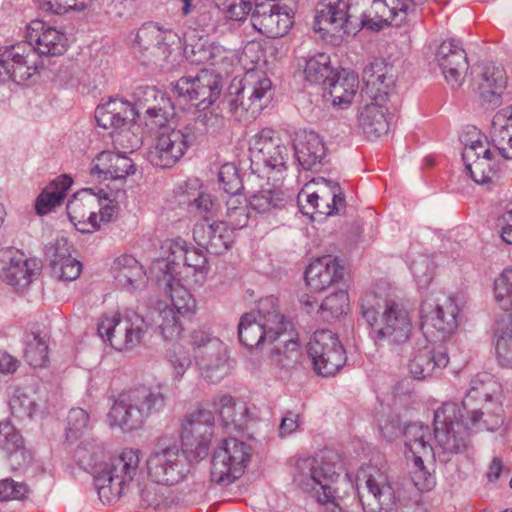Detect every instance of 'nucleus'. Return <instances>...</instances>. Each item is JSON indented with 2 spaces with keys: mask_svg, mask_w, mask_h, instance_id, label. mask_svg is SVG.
Returning a JSON list of instances; mask_svg holds the SVG:
<instances>
[{
  "mask_svg": "<svg viewBox=\"0 0 512 512\" xmlns=\"http://www.w3.org/2000/svg\"><path fill=\"white\" fill-rule=\"evenodd\" d=\"M499 385L487 373L478 374L470 383L461 403L445 402L434 412V460L447 463L466 450L473 428L494 431L503 424Z\"/></svg>",
  "mask_w": 512,
  "mask_h": 512,
  "instance_id": "nucleus-1",
  "label": "nucleus"
},
{
  "mask_svg": "<svg viewBox=\"0 0 512 512\" xmlns=\"http://www.w3.org/2000/svg\"><path fill=\"white\" fill-rule=\"evenodd\" d=\"M25 37L0 50L1 82L24 83L43 68L42 56L63 55L69 46L64 31L38 19L27 25Z\"/></svg>",
  "mask_w": 512,
  "mask_h": 512,
  "instance_id": "nucleus-2",
  "label": "nucleus"
},
{
  "mask_svg": "<svg viewBox=\"0 0 512 512\" xmlns=\"http://www.w3.org/2000/svg\"><path fill=\"white\" fill-rule=\"evenodd\" d=\"M346 477L339 455L332 451L300 458L294 465V484L323 506L325 512H343L339 503V483Z\"/></svg>",
  "mask_w": 512,
  "mask_h": 512,
  "instance_id": "nucleus-3",
  "label": "nucleus"
},
{
  "mask_svg": "<svg viewBox=\"0 0 512 512\" xmlns=\"http://www.w3.org/2000/svg\"><path fill=\"white\" fill-rule=\"evenodd\" d=\"M360 312L377 344L400 346L410 339L412 319L403 300L387 299L382 302L376 295L367 294L361 300Z\"/></svg>",
  "mask_w": 512,
  "mask_h": 512,
  "instance_id": "nucleus-4",
  "label": "nucleus"
},
{
  "mask_svg": "<svg viewBox=\"0 0 512 512\" xmlns=\"http://www.w3.org/2000/svg\"><path fill=\"white\" fill-rule=\"evenodd\" d=\"M164 407L162 393L141 386L120 393L108 413V419L111 426L133 431L141 428L149 417Z\"/></svg>",
  "mask_w": 512,
  "mask_h": 512,
  "instance_id": "nucleus-5",
  "label": "nucleus"
},
{
  "mask_svg": "<svg viewBox=\"0 0 512 512\" xmlns=\"http://www.w3.org/2000/svg\"><path fill=\"white\" fill-rule=\"evenodd\" d=\"M140 451L126 448L97 472L94 485L100 501L111 504L124 495L139 474Z\"/></svg>",
  "mask_w": 512,
  "mask_h": 512,
  "instance_id": "nucleus-6",
  "label": "nucleus"
},
{
  "mask_svg": "<svg viewBox=\"0 0 512 512\" xmlns=\"http://www.w3.org/2000/svg\"><path fill=\"white\" fill-rule=\"evenodd\" d=\"M192 439V414L185 415L181 422V452L166 448L150 455L147 460L148 476L161 485H175L183 480L190 470V445Z\"/></svg>",
  "mask_w": 512,
  "mask_h": 512,
  "instance_id": "nucleus-7",
  "label": "nucleus"
},
{
  "mask_svg": "<svg viewBox=\"0 0 512 512\" xmlns=\"http://www.w3.org/2000/svg\"><path fill=\"white\" fill-rule=\"evenodd\" d=\"M349 7L353 31H380L393 21L399 25L416 9V5L405 0H349Z\"/></svg>",
  "mask_w": 512,
  "mask_h": 512,
  "instance_id": "nucleus-8",
  "label": "nucleus"
},
{
  "mask_svg": "<svg viewBox=\"0 0 512 512\" xmlns=\"http://www.w3.org/2000/svg\"><path fill=\"white\" fill-rule=\"evenodd\" d=\"M180 36L171 29L157 23L143 24L133 40L135 57L145 66L163 68L169 63L174 52L185 50Z\"/></svg>",
  "mask_w": 512,
  "mask_h": 512,
  "instance_id": "nucleus-9",
  "label": "nucleus"
},
{
  "mask_svg": "<svg viewBox=\"0 0 512 512\" xmlns=\"http://www.w3.org/2000/svg\"><path fill=\"white\" fill-rule=\"evenodd\" d=\"M170 256L167 259H156L151 265V273L154 275L158 285L164 284L165 291L169 293L172 309L182 317H189V302L192 294L180 279L175 278L176 267L183 262L184 265L190 266L187 262V246L186 242L180 238L171 242L169 245Z\"/></svg>",
  "mask_w": 512,
  "mask_h": 512,
  "instance_id": "nucleus-10",
  "label": "nucleus"
},
{
  "mask_svg": "<svg viewBox=\"0 0 512 512\" xmlns=\"http://www.w3.org/2000/svg\"><path fill=\"white\" fill-rule=\"evenodd\" d=\"M220 204L211 194L201 191L194 199V219L197 218L194 228V241L212 254H222L226 251L232 240L230 235L222 232L224 223H217L216 217Z\"/></svg>",
  "mask_w": 512,
  "mask_h": 512,
  "instance_id": "nucleus-11",
  "label": "nucleus"
},
{
  "mask_svg": "<svg viewBox=\"0 0 512 512\" xmlns=\"http://www.w3.org/2000/svg\"><path fill=\"white\" fill-rule=\"evenodd\" d=\"M265 304L273 306L274 299H266L257 313H245L238 325L240 342L247 348H261L266 342L273 343L284 335L291 325L276 309L264 312Z\"/></svg>",
  "mask_w": 512,
  "mask_h": 512,
  "instance_id": "nucleus-12",
  "label": "nucleus"
},
{
  "mask_svg": "<svg viewBox=\"0 0 512 512\" xmlns=\"http://www.w3.org/2000/svg\"><path fill=\"white\" fill-rule=\"evenodd\" d=\"M360 502L365 512H392L395 494L387 473L373 464L363 465L356 474Z\"/></svg>",
  "mask_w": 512,
  "mask_h": 512,
  "instance_id": "nucleus-13",
  "label": "nucleus"
},
{
  "mask_svg": "<svg viewBox=\"0 0 512 512\" xmlns=\"http://www.w3.org/2000/svg\"><path fill=\"white\" fill-rule=\"evenodd\" d=\"M98 334L117 351L128 352L140 345L145 329V320L135 312L105 314L98 323Z\"/></svg>",
  "mask_w": 512,
  "mask_h": 512,
  "instance_id": "nucleus-14",
  "label": "nucleus"
},
{
  "mask_svg": "<svg viewBox=\"0 0 512 512\" xmlns=\"http://www.w3.org/2000/svg\"><path fill=\"white\" fill-rule=\"evenodd\" d=\"M272 98L271 80L263 73L250 72L236 95L227 99L230 113L238 120L255 118Z\"/></svg>",
  "mask_w": 512,
  "mask_h": 512,
  "instance_id": "nucleus-15",
  "label": "nucleus"
},
{
  "mask_svg": "<svg viewBox=\"0 0 512 512\" xmlns=\"http://www.w3.org/2000/svg\"><path fill=\"white\" fill-rule=\"evenodd\" d=\"M251 447L236 438L221 441L211 462V481L228 486L239 479L251 459Z\"/></svg>",
  "mask_w": 512,
  "mask_h": 512,
  "instance_id": "nucleus-16",
  "label": "nucleus"
},
{
  "mask_svg": "<svg viewBox=\"0 0 512 512\" xmlns=\"http://www.w3.org/2000/svg\"><path fill=\"white\" fill-rule=\"evenodd\" d=\"M289 156V148L281 143L272 129H262L249 142L251 169L255 173L261 172L262 166L281 173L287 168Z\"/></svg>",
  "mask_w": 512,
  "mask_h": 512,
  "instance_id": "nucleus-17",
  "label": "nucleus"
},
{
  "mask_svg": "<svg viewBox=\"0 0 512 512\" xmlns=\"http://www.w3.org/2000/svg\"><path fill=\"white\" fill-rule=\"evenodd\" d=\"M308 355L315 372L323 377L335 375L346 362L338 336L326 329L314 332L308 343Z\"/></svg>",
  "mask_w": 512,
  "mask_h": 512,
  "instance_id": "nucleus-18",
  "label": "nucleus"
},
{
  "mask_svg": "<svg viewBox=\"0 0 512 512\" xmlns=\"http://www.w3.org/2000/svg\"><path fill=\"white\" fill-rule=\"evenodd\" d=\"M194 359L202 378L209 383H218L230 373L229 355L226 345L218 338H206L205 342L194 339Z\"/></svg>",
  "mask_w": 512,
  "mask_h": 512,
  "instance_id": "nucleus-19",
  "label": "nucleus"
},
{
  "mask_svg": "<svg viewBox=\"0 0 512 512\" xmlns=\"http://www.w3.org/2000/svg\"><path fill=\"white\" fill-rule=\"evenodd\" d=\"M251 22L256 30L268 38L283 37L294 23L291 9L273 0L256 2Z\"/></svg>",
  "mask_w": 512,
  "mask_h": 512,
  "instance_id": "nucleus-20",
  "label": "nucleus"
},
{
  "mask_svg": "<svg viewBox=\"0 0 512 512\" xmlns=\"http://www.w3.org/2000/svg\"><path fill=\"white\" fill-rule=\"evenodd\" d=\"M435 60L446 82L453 88H459L468 69L467 54L460 41L446 39L435 51Z\"/></svg>",
  "mask_w": 512,
  "mask_h": 512,
  "instance_id": "nucleus-21",
  "label": "nucleus"
},
{
  "mask_svg": "<svg viewBox=\"0 0 512 512\" xmlns=\"http://www.w3.org/2000/svg\"><path fill=\"white\" fill-rule=\"evenodd\" d=\"M189 134L181 130L158 132L155 143L147 153L149 162L160 168L175 165L188 149Z\"/></svg>",
  "mask_w": 512,
  "mask_h": 512,
  "instance_id": "nucleus-22",
  "label": "nucleus"
},
{
  "mask_svg": "<svg viewBox=\"0 0 512 512\" xmlns=\"http://www.w3.org/2000/svg\"><path fill=\"white\" fill-rule=\"evenodd\" d=\"M313 30L317 33L335 35L344 30L351 33L349 1L320 0L315 7Z\"/></svg>",
  "mask_w": 512,
  "mask_h": 512,
  "instance_id": "nucleus-23",
  "label": "nucleus"
},
{
  "mask_svg": "<svg viewBox=\"0 0 512 512\" xmlns=\"http://www.w3.org/2000/svg\"><path fill=\"white\" fill-rule=\"evenodd\" d=\"M363 93L366 100L389 101L394 90V75L384 59L376 58L363 69Z\"/></svg>",
  "mask_w": 512,
  "mask_h": 512,
  "instance_id": "nucleus-24",
  "label": "nucleus"
},
{
  "mask_svg": "<svg viewBox=\"0 0 512 512\" xmlns=\"http://www.w3.org/2000/svg\"><path fill=\"white\" fill-rule=\"evenodd\" d=\"M99 205V195L91 189L78 191L67 203L69 220L78 231L92 233L99 229L96 211Z\"/></svg>",
  "mask_w": 512,
  "mask_h": 512,
  "instance_id": "nucleus-25",
  "label": "nucleus"
},
{
  "mask_svg": "<svg viewBox=\"0 0 512 512\" xmlns=\"http://www.w3.org/2000/svg\"><path fill=\"white\" fill-rule=\"evenodd\" d=\"M424 313L421 317V329L427 338L434 341H442L449 337L458 327V308L448 301L443 305H436L431 311Z\"/></svg>",
  "mask_w": 512,
  "mask_h": 512,
  "instance_id": "nucleus-26",
  "label": "nucleus"
},
{
  "mask_svg": "<svg viewBox=\"0 0 512 512\" xmlns=\"http://www.w3.org/2000/svg\"><path fill=\"white\" fill-rule=\"evenodd\" d=\"M344 267L330 255L313 261L305 271V281L311 290L320 292L344 277Z\"/></svg>",
  "mask_w": 512,
  "mask_h": 512,
  "instance_id": "nucleus-27",
  "label": "nucleus"
},
{
  "mask_svg": "<svg viewBox=\"0 0 512 512\" xmlns=\"http://www.w3.org/2000/svg\"><path fill=\"white\" fill-rule=\"evenodd\" d=\"M367 101L359 112V125L368 138L377 139L386 135L390 128L389 101Z\"/></svg>",
  "mask_w": 512,
  "mask_h": 512,
  "instance_id": "nucleus-28",
  "label": "nucleus"
},
{
  "mask_svg": "<svg viewBox=\"0 0 512 512\" xmlns=\"http://www.w3.org/2000/svg\"><path fill=\"white\" fill-rule=\"evenodd\" d=\"M135 170L133 161L118 151H102L93 159L91 166V174L104 179H124Z\"/></svg>",
  "mask_w": 512,
  "mask_h": 512,
  "instance_id": "nucleus-29",
  "label": "nucleus"
},
{
  "mask_svg": "<svg viewBox=\"0 0 512 512\" xmlns=\"http://www.w3.org/2000/svg\"><path fill=\"white\" fill-rule=\"evenodd\" d=\"M32 271L28 260L18 249L0 250V277L12 286H26L31 282Z\"/></svg>",
  "mask_w": 512,
  "mask_h": 512,
  "instance_id": "nucleus-30",
  "label": "nucleus"
},
{
  "mask_svg": "<svg viewBox=\"0 0 512 512\" xmlns=\"http://www.w3.org/2000/svg\"><path fill=\"white\" fill-rule=\"evenodd\" d=\"M219 415L223 426L231 431H241L244 429L249 418V409L245 404H237L235 399L229 394L217 395L211 404L207 407Z\"/></svg>",
  "mask_w": 512,
  "mask_h": 512,
  "instance_id": "nucleus-31",
  "label": "nucleus"
},
{
  "mask_svg": "<svg viewBox=\"0 0 512 512\" xmlns=\"http://www.w3.org/2000/svg\"><path fill=\"white\" fill-rule=\"evenodd\" d=\"M293 147L299 165L305 170L322 164L327 152L323 139L314 131L297 133Z\"/></svg>",
  "mask_w": 512,
  "mask_h": 512,
  "instance_id": "nucleus-32",
  "label": "nucleus"
},
{
  "mask_svg": "<svg viewBox=\"0 0 512 512\" xmlns=\"http://www.w3.org/2000/svg\"><path fill=\"white\" fill-rule=\"evenodd\" d=\"M141 103H146L153 98L157 99L159 95L161 98L162 106H148L146 109L145 123L150 130H158V132L171 130L168 123L173 116V107L170 104V99L166 98L163 93L158 91L155 87L145 86L139 87L135 93Z\"/></svg>",
  "mask_w": 512,
  "mask_h": 512,
  "instance_id": "nucleus-33",
  "label": "nucleus"
},
{
  "mask_svg": "<svg viewBox=\"0 0 512 512\" xmlns=\"http://www.w3.org/2000/svg\"><path fill=\"white\" fill-rule=\"evenodd\" d=\"M134 116L133 105L125 100L114 98L97 106L95 119L104 129L115 131L127 126Z\"/></svg>",
  "mask_w": 512,
  "mask_h": 512,
  "instance_id": "nucleus-34",
  "label": "nucleus"
},
{
  "mask_svg": "<svg viewBox=\"0 0 512 512\" xmlns=\"http://www.w3.org/2000/svg\"><path fill=\"white\" fill-rule=\"evenodd\" d=\"M406 457L416 459L418 456L426 460H434L432 434L429 426L422 423L408 424L404 429Z\"/></svg>",
  "mask_w": 512,
  "mask_h": 512,
  "instance_id": "nucleus-35",
  "label": "nucleus"
},
{
  "mask_svg": "<svg viewBox=\"0 0 512 512\" xmlns=\"http://www.w3.org/2000/svg\"><path fill=\"white\" fill-rule=\"evenodd\" d=\"M448 363L449 357L446 350L424 347L410 360L409 371L415 379H424L442 370Z\"/></svg>",
  "mask_w": 512,
  "mask_h": 512,
  "instance_id": "nucleus-36",
  "label": "nucleus"
},
{
  "mask_svg": "<svg viewBox=\"0 0 512 512\" xmlns=\"http://www.w3.org/2000/svg\"><path fill=\"white\" fill-rule=\"evenodd\" d=\"M222 89V77L214 69H201L194 77V100L198 110H204L216 101Z\"/></svg>",
  "mask_w": 512,
  "mask_h": 512,
  "instance_id": "nucleus-37",
  "label": "nucleus"
},
{
  "mask_svg": "<svg viewBox=\"0 0 512 512\" xmlns=\"http://www.w3.org/2000/svg\"><path fill=\"white\" fill-rule=\"evenodd\" d=\"M491 141L498 154L512 159V107L498 111L492 121Z\"/></svg>",
  "mask_w": 512,
  "mask_h": 512,
  "instance_id": "nucleus-38",
  "label": "nucleus"
},
{
  "mask_svg": "<svg viewBox=\"0 0 512 512\" xmlns=\"http://www.w3.org/2000/svg\"><path fill=\"white\" fill-rule=\"evenodd\" d=\"M111 270L118 285L128 291L137 289L143 283L145 276L143 267L131 255H121L116 258Z\"/></svg>",
  "mask_w": 512,
  "mask_h": 512,
  "instance_id": "nucleus-39",
  "label": "nucleus"
},
{
  "mask_svg": "<svg viewBox=\"0 0 512 512\" xmlns=\"http://www.w3.org/2000/svg\"><path fill=\"white\" fill-rule=\"evenodd\" d=\"M506 87L504 70L494 65L484 67L478 83L481 99L493 106L500 104V96Z\"/></svg>",
  "mask_w": 512,
  "mask_h": 512,
  "instance_id": "nucleus-40",
  "label": "nucleus"
},
{
  "mask_svg": "<svg viewBox=\"0 0 512 512\" xmlns=\"http://www.w3.org/2000/svg\"><path fill=\"white\" fill-rule=\"evenodd\" d=\"M72 184L73 180L68 175L64 174L55 178L37 197L35 202L36 212L39 215H45L59 206Z\"/></svg>",
  "mask_w": 512,
  "mask_h": 512,
  "instance_id": "nucleus-41",
  "label": "nucleus"
},
{
  "mask_svg": "<svg viewBox=\"0 0 512 512\" xmlns=\"http://www.w3.org/2000/svg\"><path fill=\"white\" fill-rule=\"evenodd\" d=\"M0 447L8 454L12 465L23 466L31 460V454L24 447L21 434L9 424L1 427Z\"/></svg>",
  "mask_w": 512,
  "mask_h": 512,
  "instance_id": "nucleus-42",
  "label": "nucleus"
},
{
  "mask_svg": "<svg viewBox=\"0 0 512 512\" xmlns=\"http://www.w3.org/2000/svg\"><path fill=\"white\" fill-rule=\"evenodd\" d=\"M329 93L334 106H344L351 103L358 90V78L353 73H344L335 81L328 80Z\"/></svg>",
  "mask_w": 512,
  "mask_h": 512,
  "instance_id": "nucleus-43",
  "label": "nucleus"
},
{
  "mask_svg": "<svg viewBox=\"0 0 512 512\" xmlns=\"http://www.w3.org/2000/svg\"><path fill=\"white\" fill-rule=\"evenodd\" d=\"M288 200L283 191L267 189L253 194L249 199V205L257 213H272L283 209Z\"/></svg>",
  "mask_w": 512,
  "mask_h": 512,
  "instance_id": "nucleus-44",
  "label": "nucleus"
},
{
  "mask_svg": "<svg viewBox=\"0 0 512 512\" xmlns=\"http://www.w3.org/2000/svg\"><path fill=\"white\" fill-rule=\"evenodd\" d=\"M24 358L34 368H41L48 362V338L46 334L32 332L26 336Z\"/></svg>",
  "mask_w": 512,
  "mask_h": 512,
  "instance_id": "nucleus-45",
  "label": "nucleus"
},
{
  "mask_svg": "<svg viewBox=\"0 0 512 512\" xmlns=\"http://www.w3.org/2000/svg\"><path fill=\"white\" fill-rule=\"evenodd\" d=\"M157 310V317L154 321L159 323L160 333L163 338L166 340L178 338L183 330L182 319L186 317L176 313L167 304L159 303Z\"/></svg>",
  "mask_w": 512,
  "mask_h": 512,
  "instance_id": "nucleus-46",
  "label": "nucleus"
},
{
  "mask_svg": "<svg viewBox=\"0 0 512 512\" xmlns=\"http://www.w3.org/2000/svg\"><path fill=\"white\" fill-rule=\"evenodd\" d=\"M104 456L103 447L95 440L81 442L74 452L76 463L85 471L96 473Z\"/></svg>",
  "mask_w": 512,
  "mask_h": 512,
  "instance_id": "nucleus-47",
  "label": "nucleus"
},
{
  "mask_svg": "<svg viewBox=\"0 0 512 512\" xmlns=\"http://www.w3.org/2000/svg\"><path fill=\"white\" fill-rule=\"evenodd\" d=\"M345 205L344 196L337 183L328 182L327 187L322 189V198L313 204V211L320 215H333Z\"/></svg>",
  "mask_w": 512,
  "mask_h": 512,
  "instance_id": "nucleus-48",
  "label": "nucleus"
},
{
  "mask_svg": "<svg viewBox=\"0 0 512 512\" xmlns=\"http://www.w3.org/2000/svg\"><path fill=\"white\" fill-rule=\"evenodd\" d=\"M330 56L326 53H316L306 60L305 78L311 83L328 82L331 80Z\"/></svg>",
  "mask_w": 512,
  "mask_h": 512,
  "instance_id": "nucleus-49",
  "label": "nucleus"
},
{
  "mask_svg": "<svg viewBox=\"0 0 512 512\" xmlns=\"http://www.w3.org/2000/svg\"><path fill=\"white\" fill-rule=\"evenodd\" d=\"M301 357L300 344L293 337L284 340L282 346H276L271 351L272 362L286 369L295 367Z\"/></svg>",
  "mask_w": 512,
  "mask_h": 512,
  "instance_id": "nucleus-50",
  "label": "nucleus"
},
{
  "mask_svg": "<svg viewBox=\"0 0 512 512\" xmlns=\"http://www.w3.org/2000/svg\"><path fill=\"white\" fill-rule=\"evenodd\" d=\"M139 130L131 121L127 126L111 132L114 148L124 154L132 153L142 145V137L136 131Z\"/></svg>",
  "mask_w": 512,
  "mask_h": 512,
  "instance_id": "nucleus-51",
  "label": "nucleus"
},
{
  "mask_svg": "<svg viewBox=\"0 0 512 512\" xmlns=\"http://www.w3.org/2000/svg\"><path fill=\"white\" fill-rule=\"evenodd\" d=\"M202 425L206 426L209 431H204L205 436L194 450V459H203L207 456L210 437L212 436V427L214 425V413L207 408L198 407L196 414L194 413V432H198Z\"/></svg>",
  "mask_w": 512,
  "mask_h": 512,
  "instance_id": "nucleus-52",
  "label": "nucleus"
},
{
  "mask_svg": "<svg viewBox=\"0 0 512 512\" xmlns=\"http://www.w3.org/2000/svg\"><path fill=\"white\" fill-rule=\"evenodd\" d=\"M349 309V296L344 290L337 291L327 296L319 307L320 316L325 321L338 318L346 314Z\"/></svg>",
  "mask_w": 512,
  "mask_h": 512,
  "instance_id": "nucleus-53",
  "label": "nucleus"
},
{
  "mask_svg": "<svg viewBox=\"0 0 512 512\" xmlns=\"http://www.w3.org/2000/svg\"><path fill=\"white\" fill-rule=\"evenodd\" d=\"M226 224L231 230H239L247 226L249 221V207L246 203L240 201L237 198H231L227 201V213H226ZM225 230L222 232L225 235H229L227 233L226 226Z\"/></svg>",
  "mask_w": 512,
  "mask_h": 512,
  "instance_id": "nucleus-54",
  "label": "nucleus"
},
{
  "mask_svg": "<svg viewBox=\"0 0 512 512\" xmlns=\"http://www.w3.org/2000/svg\"><path fill=\"white\" fill-rule=\"evenodd\" d=\"M471 178L478 184L491 182L496 175L497 166L492 155L482 156L470 164L465 165Z\"/></svg>",
  "mask_w": 512,
  "mask_h": 512,
  "instance_id": "nucleus-55",
  "label": "nucleus"
},
{
  "mask_svg": "<svg viewBox=\"0 0 512 512\" xmlns=\"http://www.w3.org/2000/svg\"><path fill=\"white\" fill-rule=\"evenodd\" d=\"M496 302L504 310H512V268L505 269L494 281Z\"/></svg>",
  "mask_w": 512,
  "mask_h": 512,
  "instance_id": "nucleus-56",
  "label": "nucleus"
},
{
  "mask_svg": "<svg viewBox=\"0 0 512 512\" xmlns=\"http://www.w3.org/2000/svg\"><path fill=\"white\" fill-rule=\"evenodd\" d=\"M12 414L19 418H34L41 415L40 405L25 393H16L11 401Z\"/></svg>",
  "mask_w": 512,
  "mask_h": 512,
  "instance_id": "nucleus-57",
  "label": "nucleus"
},
{
  "mask_svg": "<svg viewBox=\"0 0 512 512\" xmlns=\"http://www.w3.org/2000/svg\"><path fill=\"white\" fill-rule=\"evenodd\" d=\"M223 54V48L220 45L210 42L202 35L198 42L194 43V62L214 64L216 59Z\"/></svg>",
  "mask_w": 512,
  "mask_h": 512,
  "instance_id": "nucleus-58",
  "label": "nucleus"
},
{
  "mask_svg": "<svg viewBox=\"0 0 512 512\" xmlns=\"http://www.w3.org/2000/svg\"><path fill=\"white\" fill-rule=\"evenodd\" d=\"M411 272L419 287H427L433 279L435 265L427 256H418L410 266Z\"/></svg>",
  "mask_w": 512,
  "mask_h": 512,
  "instance_id": "nucleus-59",
  "label": "nucleus"
},
{
  "mask_svg": "<svg viewBox=\"0 0 512 512\" xmlns=\"http://www.w3.org/2000/svg\"><path fill=\"white\" fill-rule=\"evenodd\" d=\"M218 180L222 189L228 194L235 195L242 189V180L233 163H225L221 166Z\"/></svg>",
  "mask_w": 512,
  "mask_h": 512,
  "instance_id": "nucleus-60",
  "label": "nucleus"
},
{
  "mask_svg": "<svg viewBox=\"0 0 512 512\" xmlns=\"http://www.w3.org/2000/svg\"><path fill=\"white\" fill-rule=\"evenodd\" d=\"M167 491V489L154 484L148 485L141 490V504L153 509L165 508L170 503V500L166 495Z\"/></svg>",
  "mask_w": 512,
  "mask_h": 512,
  "instance_id": "nucleus-61",
  "label": "nucleus"
},
{
  "mask_svg": "<svg viewBox=\"0 0 512 512\" xmlns=\"http://www.w3.org/2000/svg\"><path fill=\"white\" fill-rule=\"evenodd\" d=\"M412 460L413 468L411 470V480L415 487L419 491L431 490L435 485V478L424 466L426 458L418 456V458Z\"/></svg>",
  "mask_w": 512,
  "mask_h": 512,
  "instance_id": "nucleus-62",
  "label": "nucleus"
},
{
  "mask_svg": "<svg viewBox=\"0 0 512 512\" xmlns=\"http://www.w3.org/2000/svg\"><path fill=\"white\" fill-rule=\"evenodd\" d=\"M90 417L82 408H72L67 416L66 433L68 438H77L89 428Z\"/></svg>",
  "mask_w": 512,
  "mask_h": 512,
  "instance_id": "nucleus-63",
  "label": "nucleus"
},
{
  "mask_svg": "<svg viewBox=\"0 0 512 512\" xmlns=\"http://www.w3.org/2000/svg\"><path fill=\"white\" fill-rule=\"evenodd\" d=\"M495 349L499 364L503 367L512 368V323L497 339Z\"/></svg>",
  "mask_w": 512,
  "mask_h": 512,
  "instance_id": "nucleus-64",
  "label": "nucleus"
}]
</instances>
